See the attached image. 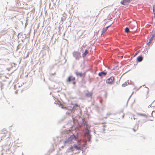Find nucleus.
<instances>
[{
    "label": "nucleus",
    "instance_id": "27",
    "mask_svg": "<svg viewBox=\"0 0 155 155\" xmlns=\"http://www.w3.org/2000/svg\"><path fill=\"white\" fill-rule=\"evenodd\" d=\"M140 139L141 140H144L145 139V137H142L141 136H140Z\"/></svg>",
    "mask_w": 155,
    "mask_h": 155
},
{
    "label": "nucleus",
    "instance_id": "49",
    "mask_svg": "<svg viewBox=\"0 0 155 155\" xmlns=\"http://www.w3.org/2000/svg\"><path fill=\"white\" fill-rule=\"evenodd\" d=\"M115 69V68H113L112 70H114Z\"/></svg>",
    "mask_w": 155,
    "mask_h": 155
},
{
    "label": "nucleus",
    "instance_id": "38",
    "mask_svg": "<svg viewBox=\"0 0 155 155\" xmlns=\"http://www.w3.org/2000/svg\"><path fill=\"white\" fill-rule=\"evenodd\" d=\"M155 112V111H153L152 113H151V116L152 117H153V113H154Z\"/></svg>",
    "mask_w": 155,
    "mask_h": 155
},
{
    "label": "nucleus",
    "instance_id": "34",
    "mask_svg": "<svg viewBox=\"0 0 155 155\" xmlns=\"http://www.w3.org/2000/svg\"><path fill=\"white\" fill-rule=\"evenodd\" d=\"M155 101V100H154L153 102H152V104H151L150 105H149L148 106V107H151L152 104V103H153Z\"/></svg>",
    "mask_w": 155,
    "mask_h": 155
},
{
    "label": "nucleus",
    "instance_id": "33",
    "mask_svg": "<svg viewBox=\"0 0 155 155\" xmlns=\"http://www.w3.org/2000/svg\"><path fill=\"white\" fill-rule=\"evenodd\" d=\"M140 51H137L135 54H134V55H137L138 53Z\"/></svg>",
    "mask_w": 155,
    "mask_h": 155
},
{
    "label": "nucleus",
    "instance_id": "47",
    "mask_svg": "<svg viewBox=\"0 0 155 155\" xmlns=\"http://www.w3.org/2000/svg\"><path fill=\"white\" fill-rule=\"evenodd\" d=\"M107 117H105V119H106L107 118Z\"/></svg>",
    "mask_w": 155,
    "mask_h": 155
},
{
    "label": "nucleus",
    "instance_id": "2",
    "mask_svg": "<svg viewBox=\"0 0 155 155\" xmlns=\"http://www.w3.org/2000/svg\"><path fill=\"white\" fill-rule=\"evenodd\" d=\"M79 107L77 104L71 103V104L68 106L66 108L68 110L66 114L68 115L71 114L72 116H73L74 115L73 114L75 110H77Z\"/></svg>",
    "mask_w": 155,
    "mask_h": 155
},
{
    "label": "nucleus",
    "instance_id": "51",
    "mask_svg": "<svg viewBox=\"0 0 155 155\" xmlns=\"http://www.w3.org/2000/svg\"><path fill=\"white\" fill-rule=\"evenodd\" d=\"M44 81H45V78H44Z\"/></svg>",
    "mask_w": 155,
    "mask_h": 155
},
{
    "label": "nucleus",
    "instance_id": "54",
    "mask_svg": "<svg viewBox=\"0 0 155 155\" xmlns=\"http://www.w3.org/2000/svg\"><path fill=\"white\" fill-rule=\"evenodd\" d=\"M134 120H135V118H134Z\"/></svg>",
    "mask_w": 155,
    "mask_h": 155
},
{
    "label": "nucleus",
    "instance_id": "11",
    "mask_svg": "<svg viewBox=\"0 0 155 155\" xmlns=\"http://www.w3.org/2000/svg\"><path fill=\"white\" fill-rule=\"evenodd\" d=\"M89 52L88 51V50L87 49H86L84 52L82 54V57L84 59L85 57L89 54Z\"/></svg>",
    "mask_w": 155,
    "mask_h": 155
},
{
    "label": "nucleus",
    "instance_id": "22",
    "mask_svg": "<svg viewBox=\"0 0 155 155\" xmlns=\"http://www.w3.org/2000/svg\"><path fill=\"white\" fill-rule=\"evenodd\" d=\"M107 31V30H106V29H105L104 28L102 29V33L101 34V35L102 34L104 33L106 31Z\"/></svg>",
    "mask_w": 155,
    "mask_h": 155
},
{
    "label": "nucleus",
    "instance_id": "30",
    "mask_svg": "<svg viewBox=\"0 0 155 155\" xmlns=\"http://www.w3.org/2000/svg\"><path fill=\"white\" fill-rule=\"evenodd\" d=\"M133 93H134V92H133L130 95V96L129 97L128 99V101H127V102H128V101L129 100L130 98V97L131 96V95H132V94H133Z\"/></svg>",
    "mask_w": 155,
    "mask_h": 155
},
{
    "label": "nucleus",
    "instance_id": "24",
    "mask_svg": "<svg viewBox=\"0 0 155 155\" xmlns=\"http://www.w3.org/2000/svg\"><path fill=\"white\" fill-rule=\"evenodd\" d=\"M64 118H62V119H61L60 120H59L58 121V123L59 124L61 122H62V121H63V120H64Z\"/></svg>",
    "mask_w": 155,
    "mask_h": 155
},
{
    "label": "nucleus",
    "instance_id": "29",
    "mask_svg": "<svg viewBox=\"0 0 155 155\" xmlns=\"http://www.w3.org/2000/svg\"><path fill=\"white\" fill-rule=\"evenodd\" d=\"M155 37V34H153L152 35V37L151 38H152V39H153Z\"/></svg>",
    "mask_w": 155,
    "mask_h": 155
},
{
    "label": "nucleus",
    "instance_id": "55",
    "mask_svg": "<svg viewBox=\"0 0 155 155\" xmlns=\"http://www.w3.org/2000/svg\"><path fill=\"white\" fill-rule=\"evenodd\" d=\"M24 35H25V36L26 35L25 34H24Z\"/></svg>",
    "mask_w": 155,
    "mask_h": 155
},
{
    "label": "nucleus",
    "instance_id": "1",
    "mask_svg": "<svg viewBox=\"0 0 155 155\" xmlns=\"http://www.w3.org/2000/svg\"><path fill=\"white\" fill-rule=\"evenodd\" d=\"M75 117L77 122L80 123L81 124H83L84 126H85V129L86 132L88 135L89 138H91V135L90 134V130H89L91 126L87 124L86 120L84 118H82V117Z\"/></svg>",
    "mask_w": 155,
    "mask_h": 155
},
{
    "label": "nucleus",
    "instance_id": "20",
    "mask_svg": "<svg viewBox=\"0 0 155 155\" xmlns=\"http://www.w3.org/2000/svg\"><path fill=\"white\" fill-rule=\"evenodd\" d=\"M22 35L23 34L21 33H19L17 35V37L18 39H19V38H21V36H22Z\"/></svg>",
    "mask_w": 155,
    "mask_h": 155
},
{
    "label": "nucleus",
    "instance_id": "12",
    "mask_svg": "<svg viewBox=\"0 0 155 155\" xmlns=\"http://www.w3.org/2000/svg\"><path fill=\"white\" fill-rule=\"evenodd\" d=\"M143 59V57L142 55H140L138 56L137 58V62H141Z\"/></svg>",
    "mask_w": 155,
    "mask_h": 155
},
{
    "label": "nucleus",
    "instance_id": "50",
    "mask_svg": "<svg viewBox=\"0 0 155 155\" xmlns=\"http://www.w3.org/2000/svg\"><path fill=\"white\" fill-rule=\"evenodd\" d=\"M17 48L18 49V46H17Z\"/></svg>",
    "mask_w": 155,
    "mask_h": 155
},
{
    "label": "nucleus",
    "instance_id": "39",
    "mask_svg": "<svg viewBox=\"0 0 155 155\" xmlns=\"http://www.w3.org/2000/svg\"><path fill=\"white\" fill-rule=\"evenodd\" d=\"M72 117V120H73V121H74V119H75L74 118V117Z\"/></svg>",
    "mask_w": 155,
    "mask_h": 155
},
{
    "label": "nucleus",
    "instance_id": "25",
    "mask_svg": "<svg viewBox=\"0 0 155 155\" xmlns=\"http://www.w3.org/2000/svg\"><path fill=\"white\" fill-rule=\"evenodd\" d=\"M153 40V39L152 38H150L149 39V41L150 42H152V41Z\"/></svg>",
    "mask_w": 155,
    "mask_h": 155
},
{
    "label": "nucleus",
    "instance_id": "15",
    "mask_svg": "<svg viewBox=\"0 0 155 155\" xmlns=\"http://www.w3.org/2000/svg\"><path fill=\"white\" fill-rule=\"evenodd\" d=\"M138 127V125L137 124H135V126L134 127V128L132 129L135 132L136 131V130H137Z\"/></svg>",
    "mask_w": 155,
    "mask_h": 155
},
{
    "label": "nucleus",
    "instance_id": "40",
    "mask_svg": "<svg viewBox=\"0 0 155 155\" xmlns=\"http://www.w3.org/2000/svg\"><path fill=\"white\" fill-rule=\"evenodd\" d=\"M143 87H146V88H147V87H146V86H145V84L143 85Z\"/></svg>",
    "mask_w": 155,
    "mask_h": 155
},
{
    "label": "nucleus",
    "instance_id": "18",
    "mask_svg": "<svg viewBox=\"0 0 155 155\" xmlns=\"http://www.w3.org/2000/svg\"><path fill=\"white\" fill-rule=\"evenodd\" d=\"M137 115L141 116H147L146 114H143L140 113H137Z\"/></svg>",
    "mask_w": 155,
    "mask_h": 155
},
{
    "label": "nucleus",
    "instance_id": "41",
    "mask_svg": "<svg viewBox=\"0 0 155 155\" xmlns=\"http://www.w3.org/2000/svg\"><path fill=\"white\" fill-rule=\"evenodd\" d=\"M154 15L155 16V11H153Z\"/></svg>",
    "mask_w": 155,
    "mask_h": 155
},
{
    "label": "nucleus",
    "instance_id": "14",
    "mask_svg": "<svg viewBox=\"0 0 155 155\" xmlns=\"http://www.w3.org/2000/svg\"><path fill=\"white\" fill-rule=\"evenodd\" d=\"M119 113V112H117L116 114L115 113H111L110 112H109L107 113L106 115L107 116H110V115H117Z\"/></svg>",
    "mask_w": 155,
    "mask_h": 155
},
{
    "label": "nucleus",
    "instance_id": "3",
    "mask_svg": "<svg viewBox=\"0 0 155 155\" xmlns=\"http://www.w3.org/2000/svg\"><path fill=\"white\" fill-rule=\"evenodd\" d=\"M72 55L76 60H79L82 57L81 53L77 51H74L72 53Z\"/></svg>",
    "mask_w": 155,
    "mask_h": 155
},
{
    "label": "nucleus",
    "instance_id": "36",
    "mask_svg": "<svg viewBox=\"0 0 155 155\" xmlns=\"http://www.w3.org/2000/svg\"><path fill=\"white\" fill-rule=\"evenodd\" d=\"M111 25H110L108 26H107L105 28H104L105 29H106V30H107V28L110 26Z\"/></svg>",
    "mask_w": 155,
    "mask_h": 155
},
{
    "label": "nucleus",
    "instance_id": "6",
    "mask_svg": "<svg viewBox=\"0 0 155 155\" xmlns=\"http://www.w3.org/2000/svg\"><path fill=\"white\" fill-rule=\"evenodd\" d=\"M115 81V80L114 77L112 76L106 80V83L109 84H112L114 83Z\"/></svg>",
    "mask_w": 155,
    "mask_h": 155
},
{
    "label": "nucleus",
    "instance_id": "8",
    "mask_svg": "<svg viewBox=\"0 0 155 155\" xmlns=\"http://www.w3.org/2000/svg\"><path fill=\"white\" fill-rule=\"evenodd\" d=\"M120 3L122 5H126L130 3V0H122Z\"/></svg>",
    "mask_w": 155,
    "mask_h": 155
},
{
    "label": "nucleus",
    "instance_id": "28",
    "mask_svg": "<svg viewBox=\"0 0 155 155\" xmlns=\"http://www.w3.org/2000/svg\"><path fill=\"white\" fill-rule=\"evenodd\" d=\"M129 84L132 85L133 84V83L131 81H130V82H129Z\"/></svg>",
    "mask_w": 155,
    "mask_h": 155
},
{
    "label": "nucleus",
    "instance_id": "48",
    "mask_svg": "<svg viewBox=\"0 0 155 155\" xmlns=\"http://www.w3.org/2000/svg\"><path fill=\"white\" fill-rule=\"evenodd\" d=\"M121 117L122 118V119H123L124 118V117Z\"/></svg>",
    "mask_w": 155,
    "mask_h": 155
},
{
    "label": "nucleus",
    "instance_id": "9",
    "mask_svg": "<svg viewBox=\"0 0 155 155\" xmlns=\"http://www.w3.org/2000/svg\"><path fill=\"white\" fill-rule=\"evenodd\" d=\"M107 74V72L102 71L101 72H100L98 73V75L101 78H102L103 77L106 76Z\"/></svg>",
    "mask_w": 155,
    "mask_h": 155
},
{
    "label": "nucleus",
    "instance_id": "19",
    "mask_svg": "<svg viewBox=\"0 0 155 155\" xmlns=\"http://www.w3.org/2000/svg\"><path fill=\"white\" fill-rule=\"evenodd\" d=\"M66 16H63L61 18V21H64L66 19Z\"/></svg>",
    "mask_w": 155,
    "mask_h": 155
},
{
    "label": "nucleus",
    "instance_id": "7",
    "mask_svg": "<svg viewBox=\"0 0 155 155\" xmlns=\"http://www.w3.org/2000/svg\"><path fill=\"white\" fill-rule=\"evenodd\" d=\"M74 73L77 77H80L81 78L85 77V74L84 73H83L82 72H79L77 71H75Z\"/></svg>",
    "mask_w": 155,
    "mask_h": 155
},
{
    "label": "nucleus",
    "instance_id": "21",
    "mask_svg": "<svg viewBox=\"0 0 155 155\" xmlns=\"http://www.w3.org/2000/svg\"><path fill=\"white\" fill-rule=\"evenodd\" d=\"M68 150H71V151L73 152L74 151L73 147L72 146L71 147H69L68 148Z\"/></svg>",
    "mask_w": 155,
    "mask_h": 155
},
{
    "label": "nucleus",
    "instance_id": "4",
    "mask_svg": "<svg viewBox=\"0 0 155 155\" xmlns=\"http://www.w3.org/2000/svg\"><path fill=\"white\" fill-rule=\"evenodd\" d=\"M75 78L71 75H70L68 77L66 80L67 83H70L72 81V84L75 85L76 84V82L75 81Z\"/></svg>",
    "mask_w": 155,
    "mask_h": 155
},
{
    "label": "nucleus",
    "instance_id": "37",
    "mask_svg": "<svg viewBox=\"0 0 155 155\" xmlns=\"http://www.w3.org/2000/svg\"><path fill=\"white\" fill-rule=\"evenodd\" d=\"M147 94H148L149 92V89L148 87H147Z\"/></svg>",
    "mask_w": 155,
    "mask_h": 155
},
{
    "label": "nucleus",
    "instance_id": "17",
    "mask_svg": "<svg viewBox=\"0 0 155 155\" xmlns=\"http://www.w3.org/2000/svg\"><path fill=\"white\" fill-rule=\"evenodd\" d=\"M124 31L125 32L127 33L130 31V29L129 28L126 27L124 29Z\"/></svg>",
    "mask_w": 155,
    "mask_h": 155
},
{
    "label": "nucleus",
    "instance_id": "53",
    "mask_svg": "<svg viewBox=\"0 0 155 155\" xmlns=\"http://www.w3.org/2000/svg\"><path fill=\"white\" fill-rule=\"evenodd\" d=\"M141 87H142V86H140V88Z\"/></svg>",
    "mask_w": 155,
    "mask_h": 155
},
{
    "label": "nucleus",
    "instance_id": "52",
    "mask_svg": "<svg viewBox=\"0 0 155 155\" xmlns=\"http://www.w3.org/2000/svg\"><path fill=\"white\" fill-rule=\"evenodd\" d=\"M78 116L80 117V115H78Z\"/></svg>",
    "mask_w": 155,
    "mask_h": 155
},
{
    "label": "nucleus",
    "instance_id": "23",
    "mask_svg": "<svg viewBox=\"0 0 155 155\" xmlns=\"http://www.w3.org/2000/svg\"><path fill=\"white\" fill-rule=\"evenodd\" d=\"M85 77H84L83 78H82V79L81 80V81L82 83H83L84 84H85L86 83V81H85L84 78Z\"/></svg>",
    "mask_w": 155,
    "mask_h": 155
},
{
    "label": "nucleus",
    "instance_id": "43",
    "mask_svg": "<svg viewBox=\"0 0 155 155\" xmlns=\"http://www.w3.org/2000/svg\"><path fill=\"white\" fill-rule=\"evenodd\" d=\"M61 107L62 108H64L65 107L64 106H62Z\"/></svg>",
    "mask_w": 155,
    "mask_h": 155
},
{
    "label": "nucleus",
    "instance_id": "32",
    "mask_svg": "<svg viewBox=\"0 0 155 155\" xmlns=\"http://www.w3.org/2000/svg\"><path fill=\"white\" fill-rule=\"evenodd\" d=\"M151 42H150L149 43V41L147 43V45L148 46H149L150 45V44H151Z\"/></svg>",
    "mask_w": 155,
    "mask_h": 155
},
{
    "label": "nucleus",
    "instance_id": "16",
    "mask_svg": "<svg viewBox=\"0 0 155 155\" xmlns=\"http://www.w3.org/2000/svg\"><path fill=\"white\" fill-rule=\"evenodd\" d=\"M129 80L127 81V82H126L125 83L123 84H122V86L123 87H125L127 85L129 84Z\"/></svg>",
    "mask_w": 155,
    "mask_h": 155
},
{
    "label": "nucleus",
    "instance_id": "44",
    "mask_svg": "<svg viewBox=\"0 0 155 155\" xmlns=\"http://www.w3.org/2000/svg\"><path fill=\"white\" fill-rule=\"evenodd\" d=\"M121 115V116H122V117L124 116V114H122V115Z\"/></svg>",
    "mask_w": 155,
    "mask_h": 155
},
{
    "label": "nucleus",
    "instance_id": "13",
    "mask_svg": "<svg viewBox=\"0 0 155 155\" xmlns=\"http://www.w3.org/2000/svg\"><path fill=\"white\" fill-rule=\"evenodd\" d=\"M93 95V93L91 92H89L87 91V92L85 94V96L87 97H92Z\"/></svg>",
    "mask_w": 155,
    "mask_h": 155
},
{
    "label": "nucleus",
    "instance_id": "35",
    "mask_svg": "<svg viewBox=\"0 0 155 155\" xmlns=\"http://www.w3.org/2000/svg\"><path fill=\"white\" fill-rule=\"evenodd\" d=\"M3 86V84H2V83H1V89L2 88V87Z\"/></svg>",
    "mask_w": 155,
    "mask_h": 155
},
{
    "label": "nucleus",
    "instance_id": "31",
    "mask_svg": "<svg viewBox=\"0 0 155 155\" xmlns=\"http://www.w3.org/2000/svg\"><path fill=\"white\" fill-rule=\"evenodd\" d=\"M64 62L63 64H64L67 61V60L65 59V57L64 58Z\"/></svg>",
    "mask_w": 155,
    "mask_h": 155
},
{
    "label": "nucleus",
    "instance_id": "42",
    "mask_svg": "<svg viewBox=\"0 0 155 155\" xmlns=\"http://www.w3.org/2000/svg\"><path fill=\"white\" fill-rule=\"evenodd\" d=\"M17 93H18V92L17 91H15V94H17Z\"/></svg>",
    "mask_w": 155,
    "mask_h": 155
},
{
    "label": "nucleus",
    "instance_id": "46",
    "mask_svg": "<svg viewBox=\"0 0 155 155\" xmlns=\"http://www.w3.org/2000/svg\"><path fill=\"white\" fill-rule=\"evenodd\" d=\"M120 113H122V111H121L120 112Z\"/></svg>",
    "mask_w": 155,
    "mask_h": 155
},
{
    "label": "nucleus",
    "instance_id": "10",
    "mask_svg": "<svg viewBox=\"0 0 155 155\" xmlns=\"http://www.w3.org/2000/svg\"><path fill=\"white\" fill-rule=\"evenodd\" d=\"M73 147L74 148L76 149L77 150H82V148L79 145L76 144H74L73 145Z\"/></svg>",
    "mask_w": 155,
    "mask_h": 155
},
{
    "label": "nucleus",
    "instance_id": "5",
    "mask_svg": "<svg viewBox=\"0 0 155 155\" xmlns=\"http://www.w3.org/2000/svg\"><path fill=\"white\" fill-rule=\"evenodd\" d=\"M75 135H73L70 136L67 139H66L64 142V144H70L72 142V140L75 139Z\"/></svg>",
    "mask_w": 155,
    "mask_h": 155
},
{
    "label": "nucleus",
    "instance_id": "45",
    "mask_svg": "<svg viewBox=\"0 0 155 155\" xmlns=\"http://www.w3.org/2000/svg\"><path fill=\"white\" fill-rule=\"evenodd\" d=\"M105 130L104 129L103 130V132H104Z\"/></svg>",
    "mask_w": 155,
    "mask_h": 155
},
{
    "label": "nucleus",
    "instance_id": "26",
    "mask_svg": "<svg viewBox=\"0 0 155 155\" xmlns=\"http://www.w3.org/2000/svg\"><path fill=\"white\" fill-rule=\"evenodd\" d=\"M153 10L155 11V5H153Z\"/></svg>",
    "mask_w": 155,
    "mask_h": 155
}]
</instances>
